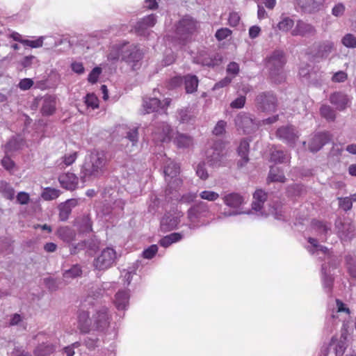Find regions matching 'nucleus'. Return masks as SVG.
I'll return each mask as SVG.
<instances>
[{
    "instance_id": "nucleus-9",
    "label": "nucleus",
    "mask_w": 356,
    "mask_h": 356,
    "mask_svg": "<svg viewBox=\"0 0 356 356\" xmlns=\"http://www.w3.org/2000/svg\"><path fill=\"white\" fill-rule=\"evenodd\" d=\"M229 152L221 141L216 142L206 152L207 161L213 168H218L227 165Z\"/></svg>"
},
{
    "instance_id": "nucleus-16",
    "label": "nucleus",
    "mask_w": 356,
    "mask_h": 356,
    "mask_svg": "<svg viewBox=\"0 0 356 356\" xmlns=\"http://www.w3.org/2000/svg\"><path fill=\"white\" fill-rule=\"evenodd\" d=\"M256 103L258 108L264 112H275L277 99L271 92H261L257 95Z\"/></svg>"
},
{
    "instance_id": "nucleus-20",
    "label": "nucleus",
    "mask_w": 356,
    "mask_h": 356,
    "mask_svg": "<svg viewBox=\"0 0 356 356\" xmlns=\"http://www.w3.org/2000/svg\"><path fill=\"white\" fill-rule=\"evenodd\" d=\"M95 314L93 315L92 320L95 329L99 330L106 327L109 323L110 316L108 313V308L101 306L95 309Z\"/></svg>"
},
{
    "instance_id": "nucleus-53",
    "label": "nucleus",
    "mask_w": 356,
    "mask_h": 356,
    "mask_svg": "<svg viewBox=\"0 0 356 356\" xmlns=\"http://www.w3.org/2000/svg\"><path fill=\"white\" fill-rule=\"evenodd\" d=\"M76 159H77V152H74L69 154H65L62 159H63L62 162L60 163H59L58 165L60 166V168H63V165L69 166V165H72V163H74L75 162V161L76 160Z\"/></svg>"
},
{
    "instance_id": "nucleus-47",
    "label": "nucleus",
    "mask_w": 356,
    "mask_h": 356,
    "mask_svg": "<svg viewBox=\"0 0 356 356\" xmlns=\"http://www.w3.org/2000/svg\"><path fill=\"white\" fill-rule=\"evenodd\" d=\"M82 273L81 267L79 265H74L69 270L63 273V278L67 281L70 278H75L80 276Z\"/></svg>"
},
{
    "instance_id": "nucleus-4",
    "label": "nucleus",
    "mask_w": 356,
    "mask_h": 356,
    "mask_svg": "<svg viewBox=\"0 0 356 356\" xmlns=\"http://www.w3.org/2000/svg\"><path fill=\"white\" fill-rule=\"evenodd\" d=\"M222 202L229 209H225L220 212L218 216V220H222L226 218L236 216L241 214H250V211H245L243 209V206L245 204V197L238 193H225L222 197Z\"/></svg>"
},
{
    "instance_id": "nucleus-46",
    "label": "nucleus",
    "mask_w": 356,
    "mask_h": 356,
    "mask_svg": "<svg viewBox=\"0 0 356 356\" xmlns=\"http://www.w3.org/2000/svg\"><path fill=\"white\" fill-rule=\"evenodd\" d=\"M38 59L32 55L24 56L20 61H19V65L22 67V69L31 68L33 65H38Z\"/></svg>"
},
{
    "instance_id": "nucleus-24",
    "label": "nucleus",
    "mask_w": 356,
    "mask_h": 356,
    "mask_svg": "<svg viewBox=\"0 0 356 356\" xmlns=\"http://www.w3.org/2000/svg\"><path fill=\"white\" fill-rule=\"evenodd\" d=\"M156 22V16L149 15L139 20L134 26L135 31L140 35H145L149 28L153 27Z\"/></svg>"
},
{
    "instance_id": "nucleus-15",
    "label": "nucleus",
    "mask_w": 356,
    "mask_h": 356,
    "mask_svg": "<svg viewBox=\"0 0 356 356\" xmlns=\"http://www.w3.org/2000/svg\"><path fill=\"white\" fill-rule=\"evenodd\" d=\"M308 242L310 245L307 247V250L312 254H316L320 259L327 260L329 263L336 261L335 257L326 247L319 245L317 238L309 237Z\"/></svg>"
},
{
    "instance_id": "nucleus-26",
    "label": "nucleus",
    "mask_w": 356,
    "mask_h": 356,
    "mask_svg": "<svg viewBox=\"0 0 356 356\" xmlns=\"http://www.w3.org/2000/svg\"><path fill=\"white\" fill-rule=\"evenodd\" d=\"M312 231L318 236V239L323 241L326 240L327 235L331 229L330 224L318 220H314L312 223Z\"/></svg>"
},
{
    "instance_id": "nucleus-21",
    "label": "nucleus",
    "mask_w": 356,
    "mask_h": 356,
    "mask_svg": "<svg viewBox=\"0 0 356 356\" xmlns=\"http://www.w3.org/2000/svg\"><path fill=\"white\" fill-rule=\"evenodd\" d=\"M324 0H296V6L305 13H314L321 9Z\"/></svg>"
},
{
    "instance_id": "nucleus-38",
    "label": "nucleus",
    "mask_w": 356,
    "mask_h": 356,
    "mask_svg": "<svg viewBox=\"0 0 356 356\" xmlns=\"http://www.w3.org/2000/svg\"><path fill=\"white\" fill-rule=\"evenodd\" d=\"M183 238V235L181 233H172L163 237L159 241V244L163 248H168L174 243L179 241Z\"/></svg>"
},
{
    "instance_id": "nucleus-49",
    "label": "nucleus",
    "mask_w": 356,
    "mask_h": 356,
    "mask_svg": "<svg viewBox=\"0 0 356 356\" xmlns=\"http://www.w3.org/2000/svg\"><path fill=\"white\" fill-rule=\"evenodd\" d=\"M199 196L202 200L215 202L219 198L220 195L213 191L204 190L199 193Z\"/></svg>"
},
{
    "instance_id": "nucleus-51",
    "label": "nucleus",
    "mask_w": 356,
    "mask_h": 356,
    "mask_svg": "<svg viewBox=\"0 0 356 356\" xmlns=\"http://www.w3.org/2000/svg\"><path fill=\"white\" fill-rule=\"evenodd\" d=\"M193 117V115L191 113V110L186 108L181 109L179 111L177 118L181 123H188L192 120Z\"/></svg>"
},
{
    "instance_id": "nucleus-23",
    "label": "nucleus",
    "mask_w": 356,
    "mask_h": 356,
    "mask_svg": "<svg viewBox=\"0 0 356 356\" xmlns=\"http://www.w3.org/2000/svg\"><path fill=\"white\" fill-rule=\"evenodd\" d=\"M330 135L327 133H317L312 136L309 141V149L312 152L320 150L322 147L330 140Z\"/></svg>"
},
{
    "instance_id": "nucleus-1",
    "label": "nucleus",
    "mask_w": 356,
    "mask_h": 356,
    "mask_svg": "<svg viewBox=\"0 0 356 356\" xmlns=\"http://www.w3.org/2000/svg\"><path fill=\"white\" fill-rule=\"evenodd\" d=\"M143 54L135 44L127 42L115 44L110 47L107 59L116 62L120 59L124 62L134 71L140 69L142 65Z\"/></svg>"
},
{
    "instance_id": "nucleus-8",
    "label": "nucleus",
    "mask_w": 356,
    "mask_h": 356,
    "mask_svg": "<svg viewBox=\"0 0 356 356\" xmlns=\"http://www.w3.org/2000/svg\"><path fill=\"white\" fill-rule=\"evenodd\" d=\"M211 216L210 207L207 203L203 202L197 203L188 210L189 227L192 229L206 225L208 222V218Z\"/></svg>"
},
{
    "instance_id": "nucleus-57",
    "label": "nucleus",
    "mask_w": 356,
    "mask_h": 356,
    "mask_svg": "<svg viewBox=\"0 0 356 356\" xmlns=\"http://www.w3.org/2000/svg\"><path fill=\"white\" fill-rule=\"evenodd\" d=\"M342 44L348 48H355L356 47V38L350 33H348L343 36L342 38Z\"/></svg>"
},
{
    "instance_id": "nucleus-13",
    "label": "nucleus",
    "mask_w": 356,
    "mask_h": 356,
    "mask_svg": "<svg viewBox=\"0 0 356 356\" xmlns=\"http://www.w3.org/2000/svg\"><path fill=\"white\" fill-rule=\"evenodd\" d=\"M172 129L167 123L162 122L154 125L152 129V139L155 143H168L171 138Z\"/></svg>"
},
{
    "instance_id": "nucleus-41",
    "label": "nucleus",
    "mask_w": 356,
    "mask_h": 356,
    "mask_svg": "<svg viewBox=\"0 0 356 356\" xmlns=\"http://www.w3.org/2000/svg\"><path fill=\"white\" fill-rule=\"evenodd\" d=\"M327 267L325 263L322 265V281L324 289L329 293L332 286L333 278L327 273Z\"/></svg>"
},
{
    "instance_id": "nucleus-25",
    "label": "nucleus",
    "mask_w": 356,
    "mask_h": 356,
    "mask_svg": "<svg viewBox=\"0 0 356 356\" xmlns=\"http://www.w3.org/2000/svg\"><path fill=\"white\" fill-rule=\"evenodd\" d=\"M130 294L129 290H120L115 296L114 305L118 310H126L129 307Z\"/></svg>"
},
{
    "instance_id": "nucleus-35",
    "label": "nucleus",
    "mask_w": 356,
    "mask_h": 356,
    "mask_svg": "<svg viewBox=\"0 0 356 356\" xmlns=\"http://www.w3.org/2000/svg\"><path fill=\"white\" fill-rule=\"evenodd\" d=\"M294 26V21L291 17L282 15L280 20L277 24V27L279 31L284 33H287L289 31H292V28Z\"/></svg>"
},
{
    "instance_id": "nucleus-31",
    "label": "nucleus",
    "mask_w": 356,
    "mask_h": 356,
    "mask_svg": "<svg viewBox=\"0 0 356 356\" xmlns=\"http://www.w3.org/2000/svg\"><path fill=\"white\" fill-rule=\"evenodd\" d=\"M49 40V42H47V44L52 45L53 47H55L57 45L56 40L52 37H47V36H41L37 38L34 40H24V41H22V44L24 45L30 47L31 48H39L41 47L43 45V42L44 40Z\"/></svg>"
},
{
    "instance_id": "nucleus-60",
    "label": "nucleus",
    "mask_w": 356,
    "mask_h": 356,
    "mask_svg": "<svg viewBox=\"0 0 356 356\" xmlns=\"http://www.w3.org/2000/svg\"><path fill=\"white\" fill-rule=\"evenodd\" d=\"M197 62L202 63V65H203L214 67L218 65L221 63V58H204L201 60H197Z\"/></svg>"
},
{
    "instance_id": "nucleus-7",
    "label": "nucleus",
    "mask_w": 356,
    "mask_h": 356,
    "mask_svg": "<svg viewBox=\"0 0 356 356\" xmlns=\"http://www.w3.org/2000/svg\"><path fill=\"white\" fill-rule=\"evenodd\" d=\"M330 316L326 319V326L329 330L340 322L344 321L350 314V309L339 299H336L333 303L329 305Z\"/></svg>"
},
{
    "instance_id": "nucleus-19",
    "label": "nucleus",
    "mask_w": 356,
    "mask_h": 356,
    "mask_svg": "<svg viewBox=\"0 0 356 356\" xmlns=\"http://www.w3.org/2000/svg\"><path fill=\"white\" fill-rule=\"evenodd\" d=\"M291 33L293 36H310L314 35L316 33V29L311 24L299 19L296 22V24L291 31Z\"/></svg>"
},
{
    "instance_id": "nucleus-36",
    "label": "nucleus",
    "mask_w": 356,
    "mask_h": 356,
    "mask_svg": "<svg viewBox=\"0 0 356 356\" xmlns=\"http://www.w3.org/2000/svg\"><path fill=\"white\" fill-rule=\"evenodd\" d=\"M186 93H193L197 90L198 79L196 76L188 74L184 77Z\"/></svg>"
},
{
    "instance_id": "nucleus-55",
    "label": "nucleus",
    "mask_w": 356,
    "mask_h": 356,
    "mask_svg": "<svg viewBox=\"0 0 356 356\" xmlns=\"http://www.w3.org/2000/svg\"><path fill=\"white\" fill-rule=\"evenodd\" d=\"M102 70L99 67H94L90 72L88 76V81L91 84H95L97 82L98 79L102 74Z\"/></svg>"
},
{
    "instance_id": "nucleus-32",
    "label": "nucleus",
    "mask_w": 356,
    "mask_h": 356,
    "mask_svg": "<svg viewBox=\"0 0 356 356\" xmlns=\"http://www.w3.org/2000/svg\"><path fill=\"white\" fill-rule=\"evenodd\" d=\"M22 138L20 136L12 137L4 147L6 154H11L19 149L22 146Z\"/></svg>"
},
{
    "instance_id": "nucleus-5",
    "label": "nucleus",
    "mask_w": 356,
    "mask_h": 356,
    "mask_svg": "<svg viewBox=\"0 0 356 356\" xmlns=\"http://www.w3.org/2000/svg\"><path fill=\"white\" fill-rule=\"evenodd\" d=\"M286 62L285 55L281 50L274 51L266 58V67L269 71L270 79L275 83H280L285 79L284 66Z\"/></svg>"
},
{
    "instance_id": "nucleus-64",
    "label": "nucleus",
    "mask_w": 356,
    "mask_h": 356,
    "mask_svg": "<svg viewBox=\"0 0 356 356\" xmlns=\"http://www.w3.org/2000/svg\"><path fill=\"white\" fill-rule=\"evenodd\" d=\"M348 79V74L343 71H338L335 72L332 77V81L334 83H343Z\"/></svg>"
},
{
    "instance_id": "nucleus-14",
    "label": "nucleus",
    "mask_w": 356,
    "mask_h": 356,
    "mask_svg": "<svg viewBox=\"0 0 356 356\" xmlns=\"http://www.w3.org/2000/svg\"><path fill=\"white\" fill-rule=\"evenodd\" d=\"M170 99L166 98L161 102L158 98H145L143 100V108L146 113L156 112L167 114L166 110L170 104Z\"/></svg>"
},
{
    "instance_id": "nucleus-48",
    "label": "nucleus",
    "mask_w": 356,
    "mask_h": 356,
    "mask_svg": "<svg viewBox=\"0 0 356 356\" xmlns=\"http://www.w3.org/2000/svg\"><path fill=\"white\" fill-rule=\"evenodd\" d=\"M0 191L2 195L8 200H13L15 196L14 188L8 183L2 182L0 185Z\"/></svg>"
},
{
    "instance_id": "nucleus-30",
    "label": "nucleus",
    "mask_w": 356,
    "mask_h": 356,
    "mask_svg": "<svg viewBox=\"0 0 356 356\" xmlns=\"http://www.w3.org/2000/svg\"><path fill=\"white\" fill-rule=\"evenodd\" d=\"M237 152L238 156L241 157V159L238 161V166L242 168L245 166L249 161V143L247 140L243 139L241 141Z\"/></svg>"
},
{
    "instance_id": "nucleus-37",
    "label": "nucleus",
    "mask_w": 356,
    "mask_h": 356,
    "mask_svg": "<svg viewBox=\"0 0 356 356\" xmlns=\"http://www.w3.org/2000/svg\"><path fill=\"white\" fill-rule=\"evenodd\" d=\"M74 205V200H70L59 206V218L60 220L65 221L68 218Z\"/></svg>"
},
{
    "instance_id": "nucleus-62",
    "label": "nucleus",
    "mask_w": 356,
    "mask_h": 356,
    "mask_svg": "<svg viewBox=\"0 0 356 356\" xmlns=\"http://www.w3.org/2000/svg\"><path fill=\"white\" fill-rule=\"evenodd\" d=\"M158 251V247L156 245H152L147 248L145 249L143 252V256L144 258L150 259L154 257Z\"/></svg>"
},
{
    "instance_id": "nucleus-29",
    "label": "nucleus",
    "mask_w": 356,
    "mask_h": 356,
    "mask_svg": "<svg viewBox=\"0 0 356 356\" xmlns=\"http://www.w3.org/2000/svg\"><path fill=\"white\" fill-rule=\"evenodd\" d=\"M334 49V44L333 42L330 40L323 41L318 44L315 56L321 59L327 58Z\"/></svg>"
},
{
    "instance_id": "nucleus-10",
    "label": "nucleus",
    "mask_w": 356,
    "mask_h": 356,
    "mask_svg": "<svg viewBox=\"0 0 356 356\" xmlns=\"http://www.w3.org/2000/svg\"><path fill=\"white\" fill-rule=\"evenodd\" d=\"M197 22L190 16L181 18L175 26V37L181 42L186 41L197 30Z\"/></svg>"
},
{
    "instance_id": "nucleus-59",
    "label": "nucleus",
    "mask_w": 356,
    "mask_h": 356,
    "mask_svg": "<svg viewBox=\"0 0 356 356\" xmlns=\"http://www.w3.org/2000/svg\"><path fill=\"white\" fill-rule=\"evenodd\" d=\"M70 68L76 74L81 75L85 73V67L82 62L72 61L70 64Z\"/></svg>"
},
{
    "instance_id": "nucleus-50",
    "label": "nucleus",
    "mask_w": 356,
    "mask_h": 356,
    "mask_svg": "<svg viewBox=\"0 0 356 356\" xmlns=\"http://www.w3.org/2000/svg\"><path fill=\"white\" fill-rule=\"evenodd\" d=\"M320 113L321 116L327 120L332 121L335 119V113L330 106L323 105L320 108Z\"/></svg>"
},
{
    "instance_id": "nucleus-34",
    "label": "nucleus",
    "mask_w": 356,
    "mask_h": 356,
    "mask_svg": "<svg viewBox=\"0 0 356 356\" xmlns=\"http://www.w3.org/2000/svg\"><path fill=\"white\" fill-rule=\"evenodd\" d=\"M57 234L63 241L67 243L72 242L76 236L74 229L69 227H61L57 231Z\"/></svg>"
},
{
    "instance_id": "nucleus-33",
    "label": "nucleus",
    "mask_w": 356,
    "mask_h": 356,
    "mask_svg": "<svg viewBox=\"0 0 356 356\" xmlns=\"http://www.w3.org/2000/svg\"><path fill=\"white\" fill-rule=\"evenodd\" d=\"M174 143L179 148H188L193 145V140L191 136L187 134L178 133Z\"/></svg>"
},
{
    "instance_id": "nucleus-12",
    "label": "nucleus",
    "mask_w": 356,
    "mask_h": 356,
    "mask_svg": "<svg viewBox=\"0 0 356 356\" xmlns=\"http://www.w3.org/2000/svg\"><path fill=\"white\" fill-rule=\"evenodd\" d=\"M116 259V252L112 248L104 249L95 259L94 266L99 270H104L111 268Z\"/></svg>"
},
{
    "instance_id": "nucleus-27",
    "label": "nucleus",
    "mask_w": 356,
    "mask_h": 356,
    "mask_svg": "<svg viewBox=\"0 0 356 356\" xmlns=\"http://www.w3.org/2000/svg\"><path fill=\"white\" fill-rule=\"evenodd\" d=\"M330 102L337 109L342 111L348 106L349 99L344 93L336 92L330 95Z\"/></svg>"
},
{
    "instance_id": "nucleus-39",
    "label": "nucleus",
    "mask_w": 356,
    "mask_h": 356,
    "mask_svg": "<svg viewBox=\"0 0 356 356\" xmlns=\"http://www.w3.org/2000/svg\"><path fill=\"white\" fill-rule=\"evenodd\" d=\"M56 108L55 98L51 96L46 97L42 103V112L44 115H51Z\"/></svg>"
},
{
    "instance_id": "nucleus-2",
    "label": "nucleus",
    "mask_w": 356,
    "mask_h": 356,
    "mask_svg": "<svg viewBox=\"0 0 356 356\" xmlns=\"http://www.w3.org/2000/svg\"><path fill=\"white\" fill-rule=\"evenodd\" d=\"M114 286V283L105 282L101 286H92L88 297L81 305V308L78 314V328L82 333H88L90 330L92 320L89 318L90 312L88 306L94 305L93 300H97L104 295L108 296V290Z\"/></svg>"
},
{
    "instance_id": "nucleus-45",
    "label": "nucleus",
    "mask_w": 356,
    "mask_h": 356,
    "mask_svg": "<svg viewBox=\"0 0 356 356\" xmlns=\"http://www.w3.org/2000/svg\"><path fill=\"white\" fill-rule=\"evenodd\" d=\"M289 159V155L282 150L275 149L272 152L270 155V160L275 163H285L288 162Z\"/></svg>"
},
{
    "instance_id": "nucleus-28",
    "label": "nucleus",
    "mask_w": 356,
    "mask_h": 356,
    "mask_svg": "<svg viewBox=\"0 0 356 356\" xmlns=\"http://www.w3.org/2000/svg\"><path fill=\"white\" fill-rule=\"evenodd\" d=\"M58 180L60 185L67 190H74L78 184L77 176L72 172H67L60 175Z\"/></svg>"
},
{
    "instance_id": "nucleus-11",
    "label": "nucleus",
    "mask_w": 356,
    "mask_h": 356,
    "mask_svg": "<svg viewBox=\"0 0 356 356\" xmlns=\"http://www.w3.org/2000/svg\"><path fill=\"white\" fill-rule=\"evenodd\" d=\"M165 181L168 183L169 191L177 190L182 184V180L179 177V166L173 161L168 159L164 166Z\"/></svg>"
},
{
    "instance_id": "nucleus-42",
    "label": "nucleus",
    "mask_w": 356,
    "mask_h": 356,
    "mask_svg": "<svg viewBox=\"0 0 356 356\" xmlns=\"http://www.w3.org/2000/svg\"><path fill=\"white\" fill-rule=\"evenodd\" d=\"M55 350V347L51 343H42L36 347L34 350L35 356H47Z\"/></svg>"
},
{
    "instance_id": "nucleus-44",
    "label": "nucleus",
    "mask_w": 356,
    "mask_h": 356,
    "mask_svg": "<svg viewBox=\"0 0 356 356\" xmlns=\"http://www.w3.org/2000/svg\"><path fill=\"white\" fill-rule=\"evenodd\" d=\"M60 195V191L54 188H45L41 193V197L44 200L50 201L58 198Z\"/></svg>"
},
{
    "instance_id": "nucleus-3",
    "label": "nucleus",
    "mask_w": 356,
    "mask_h": 356,
    "mask_svg": "<svg viewBox=\"0 0 356 356\" xmlns=\"http://www.w3.org/2000/svg\"><path fill=\"white\" fill-rule=\"evenodd\" d=\"M106 157L103 152L94 151L88 155L81 167L80 178L86 182L94 178L100 177L105 170Z\"/></svg>"
},
{
    "instance_id": "nucleus-22",
    "label": "nucleus",
    "mask_w": 356,
    "mask_h": 356,
    "mask_svg": "<svg viewBox=\"0 0 356 356\" xmlns=\"http://www.w3.org/2000/svg\"><path fill=\"white\" fill-rule=\"evenodd\" d=\"M180 212L165 213L161 220V230L163 232H168L175 229L180 222Z\"/></svg>"
},
{
    "instance_id": "nucleus-6",
    "label": "nucleus",
    "mask_w": 356,
    "mask_h": 356,
    "mask_svg": "<svg viewBox=\"0 0 356 356\" xmlns=\"http://www.w3.org/2000/svg\"><path fill=\"white\" fill-rule=\"evenodd\" d=\"M267 200V194L262 190H257L253 194V202L252 203V210L254 211L258 216L266 217L269 215H273L277 220H284L282 208L277 207H268L264 206V202Z\"/></svg>"
},
{
    "instance_id": "nucleus-58",
    "label": "nucleus",
    "mask_w": 356,
    "mask_h": 356,
    "mask_svg": "<svg viewBox=\"0 0 356 356\" xmlns=\"http://www.w3.org/2000/svg\"><path fill=\"white\" fill-rule=\"evenodd\" d=\"M1 165L7 171H9L10 173L13 172L15 168V162L8 156V154H6L1 160Z\"/></svg>"
},
{
    "instance_id": "nucleus-61",
    "label": "nucleus",
    "mask_w": 356,
    "mask_h": 356,
    "mask_svg": "<svg viewBox=\"0 0 356 356\" xmlns=\"http://www.w3.org/2000/svg\"><path fill=\"white\" fill-rule=\"evenodd\" d=\"M232 34V31L228 28H221L218 29L215 34V37L218 41L223 40Z\"/></svg>"
},
{
    "instance_id": "nucleus-56",
    "label": "nucleus",
    "mask_w": 356,
    "mask_h": 356,
    "mask_svg": "<svg viewBox=\"0 0 356 356\" xmlns=\"http://www.w3.org/2000/svg\"><path fill=\"white\" fill-rule=\"evenodd\" d=\"M196 175L202 180H206L209 178V173L205 168V163L200 162L197 164L196 169Z\"/></svg>"
},
{
    "instance_id": "nucleus-17",
    "label": "nucleus",
    "mask_w": 356,
    "mask_h": 356,
    "mask_svg": "<svg viewBox=\"0 0 356 356\" xmlns=\"http://www.w3.org/2000/svg\"><path fill=\"white\" fill-rule=\"evenodd\" d=\"M235 124L238 129H241L245 134H250L254 131L259 124L249 114L239 113L235 118Z\"/></svg>"
},
{
    "instance_id": "nucleus-40",
    "label": "nucleus",
    "mask_w": 356,
    "mask_h": 356,
    "mask_svg": "<svg viewBox=\"0 0 356 356\" xmlns=\"http://www.w3.org/2000/svg\"><path fill=\"white\" fill-rule=\"evenodd\" d=\"M268 180L283 183L286 181V177L283 172L278 167L274 166L270 168Z\"/></svg>"
},
{
    "instance_id": "nucleus-43",
    "label": "nucleus",
    "mask_w": 356,
    "mask_h": 356,
    "mask_svg": "<svg viewBox=\"0 0 356 356\" xmlns=\"http://www.w3.org/2000/svg\"><path fill=\"white\" fill-rule=\"evenodd\" d=\"M137 266L136 265H133L129 266L127 269H124L121 271V277L122 278V281L124 284L127 285H129L133 277L136 275Z\"/></svg>"
},
{
    "instance_id": "nucleus-54",
    "label": "nucleus",
    "mask_w": 356,
    "mask_h": 356,
    "mask_svg": "<svg viewBox=\"0 0 356 356\" xmlns=\"http://www.w3.org/2000/svg\"><path fill=\"white\" fill-rule=\"evenodd\" d=\"M346 262L350 276L356 278V258L351 256L346 257Z\"/></svg>"
},
{
    "instance_id": "nucleus-18",
    "label": "nucleus",
    "mask_w": 356,
    "mask_h": 356,
    "mask_svg": "<svg viewBox=\"0 0 356 356\" xmlns=\"http://www.w3.org/2000/svg\"><path fill=\"white\" fill-rule=\"evenodd\" d=\"M277 137L288 145L292 146L298 138V131L292 126L279 128L276 133Z\"/></svg>"
},
{
    "instance_id": "nucleus-63",
    "label": "nucleus",
    "mask_w": 356,
    "mask_h": 356,
    "mask_svg": "<svg viewBox=\"0 0 356 356\" xmlns=\"http://www.w3.org/2000/svg\"><path fill=\"white\" fill-rule=\"evenodd\" d=\"M33 81L29 78H24L19 81L17 86L22 90H29L33 86Z\"/></svg>"
},
{
    "instance_id": "nucleus-52",
    "label": "nucleus",
    "mask_w": 356,
    "mask_h": 356,
    "mask_svg": "<svg viewBox=\"0 0 356 356\" xmlns=\"http://www.w3.org/2000/svg\"><path fill=\"white\" fill-rule=\"evenodd\" d=\"M85 103L88 107L95 109L99 107V99L93 93L88 94L85 97Z\"/></svg>"
}]
</instances>
